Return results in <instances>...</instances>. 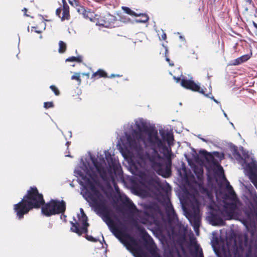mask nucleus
<instances>
[{"label":"nucleus","instance_id":"obj_1","mask_svg":"<svg viewBox=\"0 0 257 257\" xmlns=\"http://www.w3.org/2000/svg\"><path fill=\"white\" fill-rule=\"evenodd\" d=\"M136 129L128 124V131L121 139L123 144L135 152L141 163H148L156 173L164 178L171 175V156L170 147L159 139L157 131H148V122L142 118L135 120Z\"/></svg>","mask_w":257,"mask_h":257},{"label":"nucleus","instance_id":"obj_2","mask_svg":"<svg viewBox=\"0 0 257 257\" xmlns=\"http://www.w3.org/2000/svg\"><path fill=\"white\" fill-rule=\"evenodd\" d=\"M93 164L92 166L89 168L86 167L85 174L80 170H75L74 173L77 177L81 180L79 183L83 186L82 190L83 196L89 202L90 205L94 211L108 226L113 234L126 246L128 250L133 251L137 257H147V254L133 243L128 242L122 231L114 224L111 217V211L107 205V201L105 195L97 189L95 184L97 183L98 176L104 179L108 171V167L104 158L100 159L98 162L94 157L90 156Z\"/></svg>","mask_w":257,"mask_h":257},{"label":"nucleus","instance_id":"obj_3","mask_svg":"<svg viewBox=\"0 0 257 257\" xmlns=\"http://www.w3.org/2000/svg\"><path fill=\"white\" fill-rule=\"evenodd\" d=\"M226 190L227 191L226 198L230 199L232 202L230 203L224 202L222 210L219 209L213 212L208 216L209 221L213 226L224 225L225 224L224 220L232 219L237 209V197L232 187L228 181L226 182Z\"/></svg>","mask_w":257,"mask_h":257},{"label":"nucleus","instance_id":"obj_4","mask_svg":"<svg viewBox=\"0 0 257 257\" xmlns=\"http://www.w3.org/2000/svg\"><path fill=\"white\" fill-rule=\"evenodd\" d=\"M44 202L42 194L39 193L37 188L31 187L22 200L14 205V210L18 218L21 219L30 210L40 208Z\"/></svg>","mask_w":257,"mask_h":257},{"label":"nucleus","instance_id":"obj_5","mask_svg":"<svg viewBox=\"0 0 257 257\" xmlns=\"http://www.w3.org/2000/svg\"><path fill=\"white\" fill-rule=\"evenodd\" d=\"M200 203L195 196H193L191 200L190 208L185 211L186 217L193 226L195 231H198L200 224Z\"/></svg>","mask_w":257,"mask_h":257},{"label":"nucleus","instance_id":"obj_6","mask_svg":"<svg viewBox=\"0 0 257 257\" xmlns=\"http://www.w3.org/2000/svg\"><path fill=\"white\" fill-rule=\"evenodd\" d=\"M80 214H77V219L73 218L74 221H70L71 227L70 231L75 232L79 236L82 234H87L88 233V227L89 225L87 222V217L85 215L82 208L80 209Z\"/></svg>","mask_w":257,"mask_h":257},{"label":"nucleus","instance_id":"obj_7","mask_svg":"<svg viewBox=\"0 0 257 257\" xmlns=\"http://www.w3.org/2000/svg\"><path fill=\"white\" fill-rule=\"evenodd\" d=\"M248 238L246 234L238 236L237 239L234 240L232 248L228 246L229 255L230 257H240L244 247L248 246Z\"/></svg>","mask_w":257,"mask_h":257},{"label":"nucleus","instance_id":"obj_8","mask_svg":"<svg viewBox=\"0 0 257 257\" xmlns=\"http://www.w3.org/2000/svg\"><path fill=\"white\" fill-rule=\"evenodd\" d=\"M251 160L250 163L246 164L245 170L250 181L257 189V162Z\"/></svg>","mask_w":257,"mask_h":257},{"label":"nucleus","instance_id":"obj_9","mask_svg":"<svg viewBox=\"0 0 257 257\" xmlns=\"http://www.w3.org/2000/svg\"><path fill=\"white\" fill-rule=\"evenodd\" d=\"M181 85L185 88L190 89L194 91H197L205 95L204 89L201 88L199 85L196 84L193 81L188 80L183 77L181 79Z\"/></svg>","mask_w":257,"mask_h":257},{"label":"nucleus","instance_id":"obj_10","mask_svg":"<svg viewBox=\"0 0 257 257\" xmlns=\"http://www.w3.org/2000/svg\"><path fill=\"white\" fill-rule=\"evenodd\" d=\"M181 85L185 88L190 89L194 91H197L205 95L204 89L201 88L199 85L196 84L193 81L188 80L183 77L181 79Z\"/></svg>","mask_w":257,"mask_h":257},{"label":"nucleus","instance_id":"obj_11","mask_svg":"<svg viewBox=\"0 0 257 257\" xmlns=\"http://www.w3.org/2000/svg\"><path fill=\"white\" fill-rule=\"evenodd\" d=\"M115 20V18L114 16L107 15L103 18H100L97 24L106 28L114 27Z\"/></svg>","mask_w":257,"mask_h":257},{"label":"nucleus","instance_id":"obj_12","mask_svg":"<svg viewBox=\"0 0 257 257\" xmlns=\"http://www.w3.org/2000/svg\"><path fill=\"white\" fill-rule=\"evenodd\" d=\"M54 207L53 199H52L42 207V213L47 216H51L55 215L56 212Z\"/></svg>","mask_w":257,"mask_h":257},{"label":"nucleus","instance_id":"obj_13","mask_svg":"<svg viewBox=\"0 0 257 257\" xmlns=\"http://www.w3.org/2000/svg\"><path fill=\"white\" fill-rule=\"evenodd\" d=\"M55 214H63L66 210V203L64 200H53Z\"/></svg>","mask_w":257,"mask_h":257},{"label":"nucleus","instance_id":"obj_14","mask_svg":"<svg viewBox=\"0 0 257 257\" xmlns=\"http://www.w3.org/2000/svg\"><path fill=\"white\" fill-rule=\"evenodd\" d=\"M160 134L162 139L167 142L169 146L172 145L173 144L174 137L173 133L169 131H160Z\"/></svg>","mask_w":257,"mask_h":257},{"label":"nucleus","instance_id":"obj_15","mask_svg":"<svg viewBox=\"0 0 257 257\" xmlns=\"http://www.w3.org/2000/svg\"><path fill=\"white\" fill-rule=\"evenodd\" d=\"M166 210L168 217L171 220H178L177 215L174 209L172 204L170 202H168L166 203Z\"/></svg>","mask_w":257,"mask_h":257},{"label":"nucleus","instance_id":"obj_16","mask_svg":"<svg viewBox=\"0 0 257 257\" xmlns=\"http://www.w3.org/2000/svg\"><path fill=\"white\" fill-rule=\"evenodd\" d=\"M63 8H62V17H61L62 21L65 20H68L69 19V8L66 3L65 0H62Z\"/></svg>","mask_w":257,"mask_h":257},{"label":"nucleus","instance_id":"obj_17","mask_svg":"<svg viewBox=\"0 0 257 257\" xmlns=\"http://www.w3.org/2000/svg\"><path fill=\"white\" fill-rule=\"evenodd\" d=\"M245 257H257V244L249 246Z\"/></svg>","mask_w":257,"mask_h":257},{"label":"nucleus","instance_id":"obj_18","mask_svg":"<svg viewBox=\"0 0 257 257\" xmlns=\"http://www.w3.org/2000/svg\"><path fill=\"white\" fill-rule=\"evenodd\" d=\"M249 58L250 57L248 55H242L234 60L232 64L233 65H238L248 60L249 59Z\"/></svg>","mask_w":257,"mask_h":257},{"label":"nucleus","instance_id":"obj_19","mask_svg":"<svg viewBox=\"0 0 257 257\" xmlns=\"http://www.w3.org/2000/svg\"><path fill=\"white\" fill-rule=\"evenodd\" d=\"M136 16H141V18L138 19H137L136 20L137 23H145L147 22L148 21V20H149V17L146 14H138V15L137 14Z\"/></svg>","mask_w":257,"mask_h":257},{"label":"nucleus","instance_id":"obj_20","mask_svg":"<svg viewBox=\"0 0 257 257\" xmlns=\"http://www.w3.org/2000/svg\"><path fill=\"white\" fill-rule=\"evenodd\" d=\"M195 252L196 254L198 253V256L197 257H203L202 249L200 247L199 244L197 243L194 244Z\"/></svg>","mask_w":257,"mask_h":257},{"label":"nucleus","instance_id":"obj_21","mask_svg":"<svg viewBox=\"0 0 257 257\" xmlns=\"http://www.w3.org/2000/svg\"><path fill=\"white\" fill-rule=\"evenodd\" d=\"M77 12L83 15L84 18L88 17V13L86 12L83 7L79 6L77 9Z\"/></svg>","mask_w":257,"mask_h":257},{"label":"nucleus","instance_id":"obj_22","mask_svg":"<svg viewBox=\"0 0 257 257\" xmlns=\"http://www.w3.org/2000/svg\"><path fill=\"white\" fill-rule=\"evenodd\" d=\"M82 61V58L81 56H79L78 57H74L72 56L70 57H69L66 60V61L67 62H74L76 61L78 62H81Z\"/></svg>","mask_w":257,"mask_h":257},{"label":"nucleus","instance_id":"obj_23","mask_svg":"<svg viewBox=\"0 0 257 257\" xmlns=\"http://www.w3.org/2000/svg\"><path fill=\"white\" fill-rule=\"evenodd\" d=\"M59 52L62 53H64L66 50V45L64 42L60 41L59 43Z\"/></svg>","mask_w":257,"mask_h":257},{"label":"nucleus","instance_id":"obj_24","mask_svg":"<svg viewBox=\"0 0 257 257\" xmlns=\"http://www.w3.org/2000/svg\"><path fill=\"white\" fill-rule=\"evenodd\" d=\"M122 10L124 11L125 13L126 14L132 15V16H136L137 14H136L134 11H132L129 8L126 7H122Z\"/></svg>","mask_w":257,"mask_h":257},{"label":"nucleus","instance_id":"obj_25","mask_svg":"<svg viewBox=\"0 0 257 257\" xmlns=\"http://www.w3.org/2000/svg\"><path fill=\"white\" fill-rule=\"evenodd\" d=\"M93 75H98L99 77H105L106 76V73L103 70H98L93 74Z\"/></svg>","mask_w":257,"mask_h":257},{"label":"nucleus","instance_id":"obj_26","mask_svg":"<svg viewBox=\"0 0 257 257\" xmlns=\"http://www.w3.org/2000/svg\"><path fill=\"white\" fill-rule=\"evenodd\" d=\"M233 156L236 158L237 160H242V158L239 154V153L237 151V150H235L234 152L233 153Z\"/></svg>","mask_w":257,"mask_h":257},{"label":"nucleus","instance_id":"obj_27","mask_svg":"<svg viewBox=\"0 0 257 257\" xmlns=\"http://www.w3.org/2000/svg\"><path fill=\"white\" fill-rule=\"evenodd\" d=\"M50 89L54 92L56 95H59L60 94V92L58 88L54 85H51L50 86Z\"/></svg>","mask_w":257,"mask_h":257},{"label":"nucleus","instance_id":"obj_28","mask_svg":"<svg viewBox=\"0 0 257 257\" xmlns=\"http://www.w3.org/2000/svg\"><path fill=\"white\" fill-rule=\"evenodd\" d=\"M53 106L54 105L52 102H46L44 104V107L47 109L53 107Z\"/></svg>","mask_w":257,"mask_h":257},{"label":"nucleus","instance_id":"obj_29","mask_svg":"<svg viewBox=\"0 0 257 257\" xmlns=\"http://www.w3.org/2000/svg\"><path fill=\"white\" fill-rule=\"evenodd\" d=\"M124 203L129 204L131 206H134V203L130 200V199L125 195H124L123 198Z\"/></svg>","mask_w":257,"mask_h":257},{"label":"nucleus","instance_id":"obj_30","mask_svg":"<svg viewBox=\"0 0 257 257\" xmlns=\"http://www.w3.org/2000/svg\"><path fill=\"white\" fill-rule=\"evenodd\" d=\"M71 79L74 80L75 79L77 81H80L81 79L80 78V76L79 74H75L71 77Z\"/></svg>","mask_w":257,"mask_h":257},{"label":"nucleus","instance_id":"obj_31","mask_svg":"<svg viewBox=\"0 0 257 257\" xmlns=\"http://www.w3.org/2000/svg\"><path fill=\"white\" fill-rule=\"evenodd\" d=\"M86 238L89 240V241H93V242H96L97 241V239L94 238L93 236H88V235H87L86 237Z\"/></svg>","mask_w":257,"mask_h":257},{"label":"nucleus","instance_id":"obj_32","mask_svg":"<svg viewBox=\"0 0 257 257\" xmlns=\"http://www.w3.org/2000/svg\"><path fill=\"white\" fill-rule=\"evenodd\" d=\"M210 94H211V93H209V94H205V95H205V96H207V97H210L212 100H213L215 102H216L217 104H220V102H219L218 101H217L216 99H215V98L214 97V96L210 97V96H209V95Z\"/></svg>","mask_w":257,"mask_h":257},{"label":"nucleus","instance_id":"obj_33","mask_svg":"<svg viewBox=\"0 0 257 257\" xmlns=\"http://www.w3.org/2000/svg\"><path fill=\"white\" fill-rule=\"evenodd\" d=\"M62 11V9H61V8H58L56 11V15L58 16L60 18L61 17L60 14H61Z\"/></svg>","mask_w":257,"mask_h":257},{"label":"nucleus","instance_id":"obj_34","mask_svg":"<svg viewBox=\"0 0 257 257\" xmlns=\"http://www.w3.org/2000/svg\"><path fill=\"white\" fill-rule=\"evenodd\" d=\"M37 28L35 27H32V28H31V31H34L35 32V33H38V34H40V33H41V31H40V30H37Z\"/></svg>","mask_w":257,"mask_h":257},{"label":"nucleus","instance_id":"obj_35","mask_svg":"<svg viewBox=\"0 0 257 257\" xmlns=\"http://www.w3.org/2000/svg\"><path fill=\"white\" fill-rule=\"evenodd\" d=\"M243 157L244 158V160H245L244 162H245L246 160L249 158L248 153V152H246V153L243 152Z\"/></svg>","mask_w":257,"mask_h":257},{"label":"nucleus","instance_id":"obj_36","mask_svg":"<svg viewBox=\"0 0 257 257\" xmlns=\"http://www.w3.org/2000/svg\"><path fill=\"white\" fill-rule=\"evenodd\" d=\"M105 155L106 159L108 161L109 158L111 159V156H110V154H109V153L108 151H105Z\"/></svg>","mask_w":257,"mask_h":257},{"label":"nucleus","instance_id":"obj_37","mask_svg":"<svg viewBox=\"0 0 257 257\" xmlns=\"http://www.w3.org/2000/svg\"><path fill=\"white\" fill-rule=\"evenodd\" d=\"M166 60L169 63V65L171 66H174V63L171 62L170 59L166 56Z\"/></svg>","mask_w":257,"mask_h":257},{"label":"nucleus","instance_id":"obj_38","mask_svg":"<svg viewBox=\"0 0 257 257\" xmlns=\"http://www.w3.org/2000/svg\"><path fill=\"white\" fill-rule=\"evenodd\" d=\"M22 11L24 12V16L29 17V15L27 14V9L26 8H24Z\"/></svg>","mask_w":257,"mask_h":257},{"label":"nucleus","instance_id":"obj_39","mask_svg":"<svg viewBox=\"0 0 257 257\" xmlns=\"http://www.w3.org/2000/svg\"><path fill=\"white\" fill-rule=\"evenodd\" d=\"M161 38L162 40H165L167 38L166 34L165 33H163V34L161 35Z\"/></svg>","mask_w":257,"mask_h":257},{"label":"nucleus","instance_id":"obj_40","mask_svg":"<svg viewBox=\"0 0 257 257\" xmlns=\"http://www.w3.org/2000/svg\"><path fill=\"white\" fill-rule=\"evenodd\" d=\"M144 183L150 185L152 183V180L151 179H149L148 180H144Z\"/></svg>","mask_w":257,"mask_h":257},{"label":"nucleus","instance_id":"obj_41","mask_svg":"<svg viewBox=\"0 0 257 257\" xmlns=\"http://www.w3.org/2000/svg\"><path fill=\"white\" fill-rule=\"evenodd\" d=\"M244 1L246 3H248L249 4H251V3H252V1L251 0H244Z\"/></svg>","mask_w":257,"mask_h":257},{"label":"nucleus","instance_id":"obj_42","mask_svg":"<svg viewBox=\"0 0 257 257\" xmlns=\"http://www.w3.org/2000/svg\"><path fill=\"white\" fill-rule=\"evenodd\" d=\"M200 139L204 142H207V141L203 138H200Z\"/></svg>","mask_w":257,"mask_h":257},{"label":"nucleus","instance_id":"obj_43","mask_svg":"<svg viewBox=\"0 0 257 257\" xmlns=\"http://www.w3.org/2000/svg\"><path fill=\"white\" fill-rule=\"evenodd\" d=\"M253 25L257 29V24L255 23V22H253Z\"/></svg>","mask_w":257,"mask_h":257},{"label":"nucleus","instance_id":"obj_44","mask_svg":"<svg viewBox=\"0 0 257 257\" xmlns=\"http://www.w3.org/2000/svg\"><path fill=\"white\" fill-rule=\"evenodd\" d=\"M174 79L176 80V82H178L180 80V78H176V77H174Z\"/></svg>","mask_w":257,"mask_h":257},{"label":"nucleus","instance_id":"obj_45","mask_svg":"<svg viewBox=\"0 0 257 257\" xmlns=\"http://www.w3.org/2000/svg\"><path fill=\"white\" fill-rule=\"evenodd\" d=\"M222 111L223 112V114H224V115L225 116V117H227V114H226V113L223 110H222Z\"/></svg>","mask_w":257,"mask_h":257},{"label":"nucleus","instance_id":"obj_46","mask_svg":"<svg viewBox=\"0 0 257 257\" xmlns=\"http://www.w3.org/2000/svg\"><path fill=\"white\" fill-rule=\"evenodd\" d=\"M66 145L68 147V146H69V144H70V142H67L66 143Z\"/></svg>","mask_w":257,"mask_h":257},{"label":"nucleus","instance_id":"obj_47","mask_svg":"<svg viewBox=\"0 0 257 257\" xmlns=\"http://www.w3.org/2000/svg\"><path fill=\"white\" fill-rule=\"evenodd\" d=\"M198 137L199 139H200V138H201V136H200V135H199V136H198Z\"/></svg>","mask_w":257,"mask_h":257},{"label":"nucleus","instance_id":"obj_48","mask_svg":"<svg viewBox=\"0 0 257 257\" xmlns=\"http://www.w3.org/2000/svg\"><path fill=\"white\" fill-rule=\"evenodd\" d=\"M66 157H70V155H66Z\"/></svg>","mask_w":257,"mask_h":257}]
</instances>
